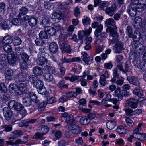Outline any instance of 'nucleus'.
Segmentation results:
<instances>
[{
	"label": "nucleus",
	"mask_w": 146,
	"mask_h": 146,
	"mask_svg": "<svg viewBox=\"0 0 146 146\" xmlns=\"http://www.w3.org/2000/svg\"><path fill=\"white\" fill-rule=\"evenodd\" d=\"M106 26L107 27L106 31L107 32H110V35L113 37H117V29L115 25V22L112 18L107 19L105 23Z\"/></svg>",
	"instance_id": "f257e3e1"
},
{
	"label": "nucleus",
	"mask_w": 146,
	"mask_h": 146,
	"mask_svg": "<svg viewBox=\"0 0 146 146\" xmlns=\"http://www.w3.org/2000/svg\"><path fill=\"white\" fill-rule=\"evenodd\" d=\"M62 117H63L67 124L69 126L75 123V120L72 115L65 112L62 114Z\"/></svg>",
	"instance_id": "f03ea898"
},
{
	"label": "nucleus",
	"mask_w": 146,
	"mask_h": 146,
	"mask_svg": "<svg viewBox=\"0 0 146 146\" xmlns=\"http://www.w3.org/2000/svg\"><path fill=\"white\" fill-rule=\"evenodd\" d=\"M7 107H5L3 109V113L6 120H12L14 119L12 111Z\"/></svg>",
	"instance_id": "7ed1b4c3"
},
{
	"label": "nucleus",
	"mask_w": 146,
	"mask_h": 146,
	"mask_svg": "<svg viewBox=\"0 0 146 146\" xmlns=\"http://www.w3.org/2000/svg\"><path fill=\"white\" fill-rule=\"evenodd\" d=\"M8 106L12 109L15 110L19 111L23 108V105L21 103L14 100L9 101L8 104Z\"/></svg>",
	"instance_id": "20e7f679"
},
{
	"label": "nucleus",
	"mask_w": 146,
	"mask_h": 146,
	"mask_svg": "<svg viewBox=\"0 0 146 146\" xmlns=\"http://www.w3.org/2000/svg\"><path fill=\"white\" fill-rule=\"evenodd\" d=\"M92 27L94 28H96L94 32L95 36L96 37H99V34L103 30L102 25L99 24L97 22H95L92 23Z\"/></svg>",
	"instance_id": "39448f33"
},
{
	"label": "nucleus",
	"mask_w": 146,
	"mask_h": 146,
	"mask_svg": "<svg viewBox=\"0 0 146 146\" xmlns=\"http://www.w3.org/2000/svg\"><path fill=\"white\" fill-rule=\"evenodd\" d=\"M60 44H61L60 48L62 52H66L68 53L70 52V46L68 45L67 40H64Z\"/></svg>",
	"instance_id": "423d86ee"
},
{
	"label": "nucleus",
	"mask_w": 146,
	"mask_h": 146,
	"mask_svg": "<svg viewBox=\"0 0 146 146\" xmlns=\"http://www.w3.org/2000/svg\"><path fill=\"white\" fill-rule=\"evenodd\" d=\"M117 8L116 5L113 4L110 7H108L106 8L105 12L108 15L112 16L116 11Z\"/></svg>",
	"instance_id": "0eeeda50"
},
{
	"label": "nucleus",
	"mask_w": 146,
	"mask_h": 146,
	"mask_svg": "<svg viewBox=\"0 0 146 146\" xmlns=\"http://www.w3.org/2000/svg\"><path fill=\"white\" fill-rule=\"evenodd\" d=\"M123 44L120 41H117L114 46L113 50L115 53H120L121 51L124 49L123 47Z\"/></svg>",
	"instance_id": "6e6552de"
},
{
	"label": "nucleus",
	"mask_w": 146,
	"mask_h": 146,
	"mask_svg": "<svg viewBox=\"0 0 146 146\" xmlns=\"http://www.w3.org/2000/svg\"><path fill=\"white\" fill-rule=\"evenodd\" d=\"M7 58L8 62L10 65L14 66L16 64L17 59L13 53L8 54Z\"/></svg>",
	"instance_id": "1a4fd4ad"
},
{
	"label": "nucleus",
	"mask_w": 146,
	"mask_h": 146,
	"mask_svg": "<svg viewBox=\"0 0 146 146\" xmlns=\"http://www.w3.org/2000/svg\"><path fill=\"white\" fill-rule=\"evenodd\" d=\"M38 59L37 60L38 64L42 65L48 63L49 60L47 59L49 57H46L45 56H38Z\"/></svg>",
	"instance_id": "9d476101"
},
{
	"label": "nucleus",
	"mask_w": 146,
	"mask_h": 146,
	"mask_svg": "<svg viewBox=\"0 0 146 146\" xmlns=\"http://www.w3.org/2000/svg\"><path fill=\"white\" fill-rule=\"evenodd\" d=\"M32 84L33 86L38 89L43 88V82L39 78L33 81Z\"/></svg>",
	"instance_id": "9b49d317"
},
{
	"label": "nucleus",
	"mask_w": 146,
	"mask_h": 146,
	"mask_svg": "<svg viewBox=\"0 0 146 146\" xmlns=\"http://www.w3.org/2000/svg\"><path fill=\"white\" fill-rule=\"evenodd\" d=\"M14 71L10 68L6 69L5 71V76L6 80H11L13 79L12 76L13 75Z\"/></svg>",
	"instance_id": "f8f14e48"
},
{
	"label": "nucleus",
	"mask_w": 146,
	"mask_h": 146,
	"mask_svg": "<svg viewBox=\"0 0 146 146\" xmlns=\"http://www.w3.org/2000/svg\"><path fill=\"white\" fill-rule=\"evenodd\" d=\"M71 129L70 131L73 134H77L80 133L82 131L81 127L78 125H71Z\"/></svg>",
	"instance_id": "ddd939ff"
},
{
	"label": "nucleus",
	"mask_w": 146,
	"mask_h": 146,
	"mask_svg": "<svg viewBox=\"0 0 146 146\" xmlns=\"http://www.w3.org/2000/svg\"><path fill=\"white\" fill-rule=\"evenodd\" d=\"M139 2V0H135L134 5H136L135 8L137 11L139 12H141L144 10V8L146 7V5L141 4V3H138Z\"/></svg>",
	"instance_id": "4468645a"
},
{
	"label": "nucleus",
	"mask_w": 146,
	"mask_h": 146,
	"mask_svg": "<svg viewBox=\"0 0 146 146\" xmlns=\"http://www.w3.org/2000/svg\"><path fill=\"white\" fill-rule=\"evenodd\" d=\"M99 36V37L96 39L95 42V43L96 45L99 44L105 40L106 37V33L105 32L102 33Z\"/></svg>",
	"instance_id": "2eb2a0df"
},
{
	"label": "nucleus",
	"mask_w": 146,
	"mask_h": 146,
	"mask_svg": "<svg viewBox=\"0 0 146 146\" xmlns=\"http://www.w3.org/2000/svg\"><path fill=\"white\" fill-rule=\"evenodd\" d=\"M127 80L129 82L134 85L138 86L139 85V82L137 78L133 76H129L128 77Z\"/></svg>",
	"instance_id": "dca6fc26"
},
{
	"label": "nucleus",
	"mask_w": 146,
	"mask_h": 146,
	"mask_svg": "<svg viewBox=\"0 0 146 146\" xmlns=\"http://www.w3.org/2000/svg\"><path fill=\"white\" fill-rule=\"evenodd\" d=\"M36 120V119H33L28 121L23 120L19 123V126L20 127H27L28 126L29 123H34Z\"/></svg>",
	"instance_id": "f3484780"
},
{
	"label": "nucleus",
	"mask_w": 146,
	"mask_h": 146,
	"mask_svg": "<svg viewBox=\"0 0 146 146\" xmlns=\"http://www.w3.org/2000/svg\"><path fill=\"white\" fill-rule=\"evenodd\" d=\"M129 106L132 108H135L137 107V101L133 98H131L127 101Z\"/></svg>",
	"instance_id": "a211bd4d"
},
{
	"label": "nucleus",
	"mask_w": 146,
	"mask_h": 146,
	"mask_svg": "<svg viewBox=\"0 0 146 146\" xmlns=\"http://www.w3.org/2000/svg\"><path fill=\"white\" fill-rule=\"evenodd\" d=\"M26 85L23 83L20 84L18 87V92L17 94L18 95H20L22 93L25 92H26Z\"/></svg>",
	"instance_id": "6ab92c4d"
},
{
	"label": "nucleus",
	"mask_w": 146,
	"mask_h": 146,
	"mask_svg": "<svg viewBox=\"0 0 146 146\" xmlns=\"http://www.w3.org/2000/svg\"><path fill=\"white\" fill-rule=\"evenodd\" d=\"M33 74L36 76H39L43 74L42 69L38 66H36L33 68Z\"/></svg>",
	"instance_id": "aec40b11"
},
{
	"label": "nucleus",
	"mask_w": 146,
	"mask_h": 146,
	"mask_svg": "<svg viewBox=\"0 0 146 146\" xmlns=\"http://www.w3.org/2000/svg\"><path fill=\"white\" fill-rule=\"evenodd\" d=\"M49 49L52 53H55L58 50V46L55 42H52L50 44Z\"/></svg>",
	"instance_id": "412c9836"
},
{
	"label": "nucleus",
	"mask_w": 146,
	"mask_h": 146,
	"mask_svg": "<svg viewBox=\"0 0 146 146\" xmlns=\"http://www.w3.org/2000/svg\"><path fill=\"white\" fill-rule=\"evenodd\" d=\"M38 131L43 135L48 132V128L46 126L43 125L38 128Z\"/></svg>",
	"instance_id": "4be33fe9"
},
{
	"label": "nucleus",
	"mask_w": 146,
	"mask_h": 146,
	"mask_svg": "<svg viewBox=\"0 0 146 146\" xmlns=\"http://www.w3.org/2000/svg\"><path fill=\"white\" fill-rule=\"evenodd\" d=\"M45 30L48 33V35L51 36L54 35L56 33V30L54 27H46L45 28Z\"/></svg>",
	"instance_id": "5701e85b"
},
{
	"label": "nucleus",
	"mask_w": 146,
	"mask_h": 146,
	"mask_svg": "<svg viewBox=\"0 0 146 146\" xmlns=\"http://www.w3.org/2000/svg\"><path fill=\"white\" fill-rule=\"evenodd\" d=\"M61 16V14L60 13L54 12L52 14L51 17L52 19H54V21L58 22L60 20Z\"/></svg>",
	"instance_id": "b1692460"
},
{
	"label": "nucleus",
	"mask_w": 146,
	"mask_h": 146,
	"mask_svg": "<svg viewBox=\"0 0 146 146\" xmlns=\"http://www.w3.org/2000/svg\"><path fill=\"white\" fill-rule=\"evenodd\" d=\"M7 87H4V89H2V93L0 95L1 97L5 100H8L9 98V95L7 93Z\"/></svg>",
	"instance_id": "393cba45"
},
{
	"label": "nucleus",
	"mask_w": 146,
	"mask_h": 146,
	"mask_svg": "<svg viewBox=\"0 0 146 146\" xmlns=\"http://www.w3.org/2000/svg\"><path fill=\"white\" fill-rule=\"evenodd\" d=\"M2 37L5 44H10L13 42V39L10 35H6Z\"/></svg>",
	"instance_id": "a878e982"
},
{
	"label": "nucleus",
	"mask_w": 146,
	"mask_h": 146,
	"mask_svg": "<svg viewBox=\"0 0 146 146\" xmlns=\"http://www.w3.org/2000/svg\"><path fill=\"white\" fill-rule=\"evenodd\" d=\"M27 75L26 73L22 72L18 75L17 78L20 81L23 82L26 80Z\"/></svg>",
	"instance_id": "bb28decb"
},
{
	"label": "nucleus",
	"mask_w": 146,
	"mask_h": 146,
	"mask_svg": "<svg viewBox=\"0 0 146 146\" xmlns=\"http://www.w3.org/2000/svg\"><path fill=\"white\" fill-rule=\"evenodd\" d=\"M115 120L108 121L106 124L107 127L109 129H113L115 127Z\"/></svg>",
	"instance_id": "cd10ccee"
},
{
	"label": "nucleus",
	"mask_w": 146,
	"mask_h": 146,
	"mask_svg": "<svg viewBox=\"0 0 146 146\" xmlns=\"http://www.w3.org/2000/svg\"><path fill=\"white\" fill-rule=\"evenodd\" d=\"M133 135L134 136V138L136 139L142 141L145 139V133H139Z\"/></svg>",
	"instance_id": "c85d7f7f"
},
{
	"label": "nucleus",
	"mask_w": 146,
	"mask_h": 146,
	"mask_svg": "<svg viewBox=\"0 0 146 146\" xmlns=\"http://www.w3.org/2000/svg\"><path fill=\"white\" fill-rule=\"evenodd\" d=\"M9 89L10 92L12 93H17L18 92V86L15 84H11L9 86Z\"/></svg>",
	"instance_id": "c756f323"
},
{
	"label": "nucleus",
	"mask_w": 146,
	"mask_h": 146,
	"mask_svg": "<svg viewBox=\"0 0 146 146\" xmlns=\"http://www.w3.org/2000/svg\"><path fill=\"white\" fill-rule=\"evenodd\" d=\"M29 94L30 99L36 103L38 102L39 101L38 98L35 93L33 92H29Z\"/></svg>",
	"instance_id": "7c9ffc66"
},
{
	"label": "nucleus",
	"mask_w": 146,
	"mask_h": 146,
	"mask_svg": "<svg viewBox=\"0 0 146 146\" xmlns=\"http://www.w3.org/2000/svg\"><path fill=\"white\" fill-rule=\"evenodd\" d=\"M45 48L44 47H41L39 49V52L38 56H45L46 57H49V55L45 51Z\"/></svg>",
	"instance_id": "2f4dec72"
},
{
	"label": "nucleus",
	"mask_w": 146,
	"mask_h": 146,
	"mask_svg": "<svg viewBox=\"0 0 146 146\" xmlns=\"http://www.w3.org/2000/svg\"><path fill=\"white\" fill-rule=\"evenodd\" d=\"M28 11L27 8L26 7H22L20 9L19 14L18 15L19 17H21L22 16H23L27 14Z\"/></svg>",
	"instance_id": "473e14b6"
},
{
	"label": "nucleus",
	"mask_w": 146,
	"mask_h": 146,
	"mask_svg": "<svg viewBox=\"0 0 146 146\" xmlns=\"http://www.w3.org/2000/svg\"><path fill=\"white\" fill-rule=\"evenodd\" d=\"M133 6L131 7L128 11L129 15L132 17H135L136 13L135 7L134 5Z\"/></svg>",
	"instance_id": "72a5a7b5"
},
{
	"label": "nucleus",
	"mask_w": 146,
	"mask_h": 146,
	"mask_svg": "<svg viewBox=\"0 0 146 146\" xmlns=\"http://www.w3.org/2000/svg\"><path fill=\"white\" fill-rule=\"evenodd\" d=\"M80 122L83 125H87L90 123V119L88 117H84L80 118Z\"/></svg>",
	"instance_id": "f704fd0d"
},
{
	"label": "nucleus",
	"mask_w": 146,
	"mask_h": 146,
	"mask_svg": "<svg viewBox=\"0 0 146 146\" xmlns=\"http://www.w3.org/2000/svg\"><path fill=\"white\" fill-rule=\"evenodd\" d=\"M84 78H83L82 76H73L71 77L70 79V80L71 82H74L75 81H79L81 80H83Z\"/></svg>",
	"instance_id": "c9c22d12"
},
{
	"label": "nucleus",
	"mask_w": 146,
	"mask_h": 146,
	"mask_svg": "<svg viewBox=\"0 0 146 146\" xmlns=\"http://www.w3.org/2000/svg\"><path fill=\"white\" fill-rule=\"evenodd\" d=\"M58 76L61 77L65 74V68L64 67H61L57 71Z\"/></svg>",
	"instance_id": "e433bc0d"
},
{
	"label": "nucleus",
	"mask_w": 146,
	"mask_h": 146,
	"mask_svg": "<svg viewBox=\"0 0 146 146\" xmlns=\"http://www.w3.org/2000/svg\"><path fill=\"white\" fill-rule=\"evenodd\" d=\"M44 77L45 79L48 82L52 81L54 79L52 76L47 72L44 74Z\"/></svg>",
	"instance_id": "4c0bfd02"
},
{
	"label": "nucleus",
	"mask_w": 146,
	"mask_h": 146,
	"mask_svg": "<svg viewBox=\"0 0 146 146\" xmlns=\"http://www.w3.org/2000/svg\"><path fill=\"white\" fill-rule=\"evenodd\" d=\"M116 131L117 133L119 134H124L127 133V131L123 126H120L118 127Z\"/></svg>",
	"instance_id": "58836bf2"
},
{
	"label": "nucleus",
	"mask_w": 146,
	"mask_h": 146,
	"mask_svg": "<svg viewBox=\"0 0 146 146\" xmlns=\"http://www.w3.org/2000/svg\"><path fill=\"white\" fill-rule=\"evenodd\" d=\"M133 93L139 97L142 96L143 95V91L141 89H135L133 91Z\"/></svg>",
	"instance_id": "ea45409f"
},
{
	"label": "nucleus",
	"mask_w": 146,
	"mask_h": 146,
	"mask_svg": "<svg viewBox=\"0 0 146 146\" xmlns=\"http://www.w3.org/2000/svg\"><path fill=\"white\" fill-rule=\"evenodd\" d=\"M37 20L35 17L31 18L28 21L29 24L31 26H35L37 24Z\"/></svg>",
	"instance_id": "a19ab883"
},
{
	"label": "nucleus",
	"mask_w": 146,
	"mask_h": 146,
	"mask_svg": "<svg viewBox=\"0 0 146 146\" xmlns=\"http://www.w3.org/2000/svg\"><path fill=\"white\" fill-rule=\"evenodd\" d=\"M47 103L46 102L43 101L39 105L38 108V110L40 111H44L46 106Z\"/></svg>",
	"instance_id": "79ce46f5"
},
{
	"label": "nucleus",
	"mask_w": 146,
	"mask_h": 146,
	"mask_svg": "<svg viewBox=\"0 0 146 146\" xmlns=\"http://www.w3.org/2000/svg\"><path fill=\"white\" fill-rule=\"evenodd\" d=\"M46 31H41L39 34V36L42 39H46L48 38V34Z\"/></svg>",
	"instance_id": "37998d69"
},
{
	"label": "nucleus",
	"mask_w": 146,
	"mask_h": 146,
	"mask_svg": "<svg viewBox=\"0 0 146 146\" xmlns=\"http://www.w3.org/2000/svg\"><path fill=\"white\" fill-rule=\"evenodd\" d=\"M67 38L66 33V32H63L61 34L59 37V38L60 41L59 42L61 43L64 40H67L66 39Z\"/></svg>",
	"instance_id": "c03bdc74"
},
{
	"label": "nucleus",
	"mask_w": 146,
	"mask_h": 146,
	"mask_svg": "<svg viewBox=\"0 0 146 146\" xmlns=\"http://www.w3.org/2000/svg\"><path fill=\"white\" fill-rule=\"evenodd\" d=\"M13 42L15 45H18L21 43V40L18 37L16 36L13 39Z\"/></svg>",
	"instance_id": "a18cd8bd"
},
{
	"label": "nucleus",
	"mask_w": 146,
	"mask_h": 146,
	"mask_svg": "<svg viewBox=\"0 0 146 146\" xmlns=\"http://www.w3.org/2000/svg\"><path fill=\"white\" fill-rule=\"evenodd\" d=\"M83 78H84L85 77H87V79L88 80H92L93 79V76L90 74L88 71L84 72L83 73Z\"/></svg>",
	"instance_id": "49530a36"
},
{
	"label": "nucleus",
	"mask_w": 146,
	"mask_h": 146,
	"mask_svg": "<svg viewBox=\"0 0 146 146\" xmlns=\"http://www.w3.org/2000/svg\"><path fill=\"white\" fill-rule=\"evenodd\" d=\"M142 125V123H139L137 127L134 129L133 131V134L140 133L142 129L141 127Z\"/></svg>",
	"instance_id": "de8ad7c7"
},
{
	"label": "nucleus",
	"mask_w": 146,
	"mask_h": 146,
	"mask_svg": "<svg viewBox=\"0 0 146 146\" xmlns=\"http://www.w3.org/2000/svg\"><path fill=\"white\" fill-rule=\"evenodd\" d=\"M3 47V50L7 52H10L12 51V48L9 44H5Z\"/></svg>",
	"instance_id": "09e8293b"
},
{
	"label": "nucleus",
	"mask_w": 146,
	"mask_h": 146,
	"mask_svg": "<svg viewBox=\"0 0 146 146\" xmlns=\"http://www.w3.org/2000/svg\"><path fill=\"white\" fill-rule=\"evenodd\" d=\"M126 33L128 36L130 38H132L133 36V31L131 27L129 26L127 27Z\"/></svg>",
	"instance_id": "8fccbe9b"
},
{
	"label": "nucleus",
	"mask_w": 146,
	"mask_h": 146,
	"mask_svg": "<svg viewBox=\"0 0 146 146\" xmlns=\"http://www.w3.org/2000/svg\"><path fill=\"white\" fill-rule=\"evenodd\" d=\"M105 46L104 45L97 46L96 48V52L97 53L101 52L105 48Z\"/></svg>",
	"instance_id": "3c124183"
},
{
	"label": "nucleus",
	"mask_w": 146,
	"mask_h": 146,
	"mask_svg": "<svg viewBox=\"0 0 146 146\" xmlns=\"http://www.w3.org/2000/svg\"><path fill=\"white\" fill-rule=\"evenodd\" d=\"M108 3L106 1H103L100 2L99 4V6L102 9H104V8L108 6Z\"/></svg>",
	"instance_id": "603ef678"
},
{
	"label": "nucleus",
	"mask_w": 146,
	"mask_h": 146,
	"mask_svg": "<svg viewBox=\"0 0 146 146\" xmlns=\"http://www.w3.org/2000/svg\"><path fill=\"white\" fill-rule=\"evenodd\" d=\"M44 7L47 9L53 8V6L52 4L49 2H45L44 4Z\"/></svg>",
	"instance_id": "864d4df0"
},
{
	"label": "nucleus",
	"mask_w": 146,
	"mask_h": 146,
	"mask_svg": "<svg viewBox=\"0 0 146 146\" xmlns=\"http://www.w3.org/2000/svg\"><path fill=\"white\" fill-rule=\"evenodd\" d=\"M68 99L72 97H76L77 96V94L75 92H70L67 93L65 94Z\"/></svg>",
	"instance_id": "5fc2aeb1"
},
{
	"label": "nucleus",
	"mask_w": 146,
	"mask_h": 146,
	"mask_svg": "<svg viewBox=\"0 0 146 146\" xmlns=\"http://www.w3.org/2000/svg\"><path fill=\"white\" fill-rule=\"evenodd\" d=\"M82 23L84 25L90 24V19L88 17H86L83 19Z\"/></svg>",
	"instance_id": "6e6d98bb"
},
{
	"label": "nucleus",
	"mask_w": 146,
	"mask_h": 146,
	"mask_svg": "<svg viewBox=\"0 0 146 146\" xmlns=\"http://www.w3.org/2000/svg\"><path fill=\"white\" fill-rule=\"evenodd\" d=\"M22 59L25 62H27L29 59V56L26 54L23 53L21 55Z\"/></svg>",
	"instance_id": "4d7b16f0"
},
{
	"label": "nucleus",
	"mask_w": 146,
	"mask_h": 146,
	"mask_svg": "<svg viewBox=\"0 0 146 146\" xmlns=\"http://www.w3.org/2000/svg\"><path fill=\"white\" fill-rule=\"evenodd\" d=\"M43 134L39 132L36 133L33 136V138L35 139H40L42 137Z\"/></svg>",
	"instance_id": "13d9d810"
},
{
	"label": "nucleus",
	"mask_w": 146,
	"mask_h": 146,
	"mask_svg": "<svg viewBox=\"0 0 146 146\" xmlns=\"http://www.w3.org/2000/svg\"><path fill=\"white\" fill-rule=\"evenodd\" d=\"M78 36L79 39L82 40L84 36H85V32L84 31H80L78 33Z\"/></svg>",
	"instance_id": "bf43d9fd"
},
{
	"label": "nucleus",
	"mask_w": 146,
	"mask_h": 146,
	"mask_svg": "<svg viewBox=\"0 0 146 146\" xmlns=\"http://www.w3.org/2000/svg\"><path fill=\"white\" fill-rule=\"evenodd\" d=\"M37 91L39 93L42 95L45 94L46 93V89L44 88V86L43 88H41L38 89Z\"/></svg>",
	"instance_id": "052dcab7"
},
{
	"label": "nucleus",
	"mask_w": 146,
	"mask_h": 146,
	"mask_svg": "<svg viewBox=\"0 0 146 146\" xmlns=\"http://www.w3.org/2000/svg\"><path fill=\"white\" fill-rule=\"evenodd\" d=\"M106 80L105 78H103L100 76L99 83L101 86V87H103L105 86L106 83Z\"/></svg>",
	"instance_id": "680f3d73"
},
{
	"label": "nucleus",
	"mask_w": 146,
	"mask_h": 146,
	"mask_svg": "<svg viewBox=\"0 0 146 146\" xmlns=\"http://www.w3.org/2000/svg\"><path fill=\"white\" fill-rule=\"evenodd\" d=\"M54 28L56 30V31H60L63 29V27L58 24H56L54 25Z\"/></svg>",
	"instance_id": "e2e57ef3"
},
{
	"label": "nucleus",
	"mask_w": 146,
	"mask_h": 146,
	"mask_svg": "<svg viewBox=\"0 0 146 146\" xmlns=\"http://www.w3.org/2000/svg\"><path fill=\"white\" fill-rule=\"evenodd\" d=\"M126 115L128 116H132L134 114V112L130 109H127L125 110Z\"/></svg>",
	"instance_id": "0e129e2a"
},
{
	"label": "nucleus",
	"mask_w": 146,
	"mask_h": 146,
	"mask_svg": "<svg viewBox=\"0 0 146 146\" xmlns=\"http://www.w3.org/2000/svg\"><path fill=\"white\" fill-rule=\"evenodd\" d=\"M82 59L83 61L86 64H89L92 61V59H90V57L89 56H88L86 57H83Z\"/></svg>",
	"instance_id": "69168bd1"
},
{
	"label": "nucleus",
	"mask_w": 146,
	"mask_h": 146,
	"mask_svg": "<svg viewBox=\"0 0 146 146\" xmlns=\"http://www.w3.org/2000/svg\"><path fill=\"white\" fill-rule=\"evenodd\" d=\"M74 26L72 25H70L68 28L67 29V32L68 33L70 34H72L74 31Z\"/></svg>",
	"instance_id": "338daca9"
},
{
	"label": "nucleus",
	"mask_w": 146,
	"mask_h": 146,
	"mask_svg": "<svg viewBox=\"0 0 146 146\" xmlns=\"http://www.w3.org/2000/svg\"><path fill=\"white\" fill-rule=\"evenodd\" d=\"M68 99V98L66 94L63 95L60 98L59 101L62 102H64L66 101Z\"/></svg>",
	"instance_id": "774afa93"
}]
</instances>
